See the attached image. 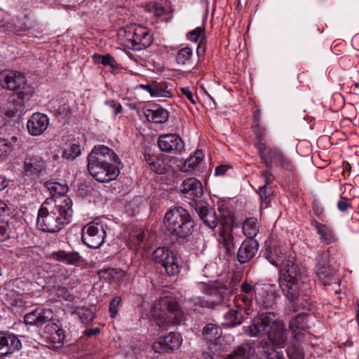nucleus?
Here are the masks:
<instances>
[{"mask_svg": "<svg viewBox=\"0 0 359 359\" xmlns=\"http://www.w3.org/2000/svg\"><path fill=\"white\" fill-rule=\"evenodd\" d=\"M311 224L320 235V238L322 243L325 245H329L334 242V235L332 230L329 226L325 224H320L317 221H313Z\"/></svg>", "mask_w": 359, "mask_h": 359, "instance_id": "obj_27", "label": "nucleus"}, {"mask_svg": "<svg viewBox=\"0 0 359 359\" xmlns=\"http://www.w3.org/2000/svg\"><path fill=\"white\" fill-rule=\"evenodd\" d=\"M49 125L48 117L41 113H34L27 121V127L32 135H39L42 134Z\"/></svg>", "mask_w": 359, "mask_h": 359, "instance_id": "obj_20", "label": "nucleus"}, {"mask_svg": "<svg viewBox=\"0 0 359 359\" xmlns=\"http://www.w3.org/2000/svg\"><path fill=\"white\" fill-rule=\"evenodd\" d=\"M192 55V50L189 47L180 49L176 56V61L178 64L184 65L189 61Z\"/></svg>", "mask_w": 359, "mask_h": 359, "instance_id": "obj_41", "label": "nucleus"}, {"mask_svg": "<svg viewBox=\"0 0 359 359\" xmlns=\"http://www.w3.org/2000/svg\"><path fill=\"white\" fill-rule=\"evenodd\" d=\"M145 88L152 97H170L171 96V93L169 90H168L166 88H164L163 86H147Z\"/></svg>", "mask_w": 359, "mask_h": 359, "instance_id": "obj_36", "label": "nucleus"}, {"mask_svg": "<svg viewBox=\"0 0 359 359\" xmlns=\"http://www.w3.org/2000/svg\"><path fill=\"white\" fill-rule=\"evenodd\" d=\"M46 332L50 336V340L55 344L61 345L64 339L62 330L55 323H50L46 326Z\"/></svg>", "mask_w": 359, "mask_h": 359, "instance_id": "obj_31", "label": "nucleus"}, {"mask_svg": "<svg viewBox=\"0 0 359 359\" xmlns=\"http://www.w3.org/2000/svg\"><path fill=\"white\" fill-rule=\"evenodd\" d=\"M262 176L264 177V184L259 187V194L262 200V208H266L268 206L266 201L272 194V189L270 187V184L272 183L274 177L269 171H262Z\"/></svg>", "mask_w": 359, "mask_h": 359, "instance_id": "obj_24", "label": "nucleus"}, {"mask_svg": "<svg viewBox=\"0 0 359 359\" xmlns=\"http://www.w3.org/2000/svg\"><path fill=\"white\" fill-rule=\"evenodd\" d=\"M107 233L102 224L90 222L82 229L81 240L88 248L97 249L104 243Z\"/></svg>", "mask_w": 359, "mask_h": 359, "instance_id": "obj_11", "label": "nucleus"}, {"mask_svg": "<svg viewBox=\"0 0 359 359\" xmlns=\"http://www.w3.org/2000/svg\"><path fill=\"white\" fill-rule=\"evenodd\" d=\"M36 311L38 318V326H41L47 322L50 321L54 317L53 312L49 309L36 308Z\"/></svg>", "mask_w": 359, "mask_h": 359, "instance_id": "obj_37", "label": "nucleus"}, {"mask_svg": "<svg viewBox=\"0 0 359 359\" xmlns=\"http://www.w3.org/2000/svg\"><path fill=\"white\" fill-rule=\"evenodd\" d=\"M159 149L167 153L180 151L184 148V142L181 137L175 134H165L158 139Z\"/></svg>", "mask_w": 359, "mask_h": 359, "instance_id": "obj_18", "label": "nucleus"}, {"mask_svg": "<svg viewBox=\"0 0 359 359\" xmlns=\"http://www.w3.org/2000/svg\"><path fill=\"white\" fill-rule=\"evenodd\" d=\"M8 346H6V332H0V358H4L6 357V349Z\"/></svg>", "mask_w": 359, "mask_h": 359, "instance_id": "obj_51", "label": "nucleus"}, {"mask_svg": "<svg viewBox=\"0 0 359 359\" xmlns=\"http://www.w3.org/2000/svg\"><path fill=\"white\" fill-rule=\"evenodd\" d=\"M88 161H91L92 168L98 170V163L105 165H118L121 163L116 153L104 145H97L88 154Z\"/></svg>", "mask_w": 359, "mask_h": 359, "instance_id": "obj_12", "label": "nucleus"}, {"mask_svg": "<svg viewBox=\"0 0 359 359\" xmlns=\"http://www.w3.org/2000/svg\"><path fill=\"white\" fill-rule=\"evenodd\" d=\"M150 168L152 171L158 174H163L165 171L163 163L158 158L154 161V164L150 165Z\"/></svg>", "mask_w": 359, "mask_h": 359, "instance_id": "obj_49", "label": "nucleus"}, {"mask_svg": "<svg viewBox=\"0 0 359 359\" xmlns=\"http://www.w3.org/2000/svg\"><path fill=\"white\" fill-rule=\"evenodd\" d=\"M203 159V152L200 150H196L194 154L190 156L184 163L186 170L189 168L192 169L197 165Z\"/></svg>", "mask_w": 359, "mask_h": 359, "instance_id": "obj_40", "label": "nucleus"}, {"mask_svg": "<svg viewBox=\"0 0 359 359\" xmlns=\"http://www.w3.org/2000/svg\"><path fill=\"white\" fill-rule=\"evenodd\" d=\"M144 114L149 121L157 123H163L166 122L169 117V113L163 108L156 107V109H147Z\"/></svg>", "mask_w": 359, "mask_h": 359, "instance_id": "obj_26", "label": "nucleus"}, {"mask_svg": "<svg viewBox=\"0 0 359 359\" xmlns=\"http://www.w3.org/2000/svg\"><path fill=\"white\" fill-rule=\"evenodd\" d=\"M101 64L104 66H110L111 69H116L118 68V64L116 62L115 59L110 55L107 54L104 55V58L102 59Z\"/></svg>", "mask_w": 359, "mask_h": 359, "instance_id": "obj_47", "label": "nucleus"}, {"mask_svg": "<svg viewBox=\"0 0 359 359\" xmlns=\"http://www.w3.org/2000/svg\"><path fill=\"white\" fill-rule=\"evenodd\" d=\"M68 187L65 184L58 183L57 190L56 191L57 196H53L51 198H55L57 196H65L64 194L67 191Z\"/></svg>", "mask_w": 359, "mask_h": 359, "instance_id": "obj_58", "label": "nucleus"}, {"mask_svg": "<svg viewBox=\"0 0 359 359\" xmlns=\"http://www.w3.org/2000/svg\"><path fill=\"white\" fill-rule=\"evenodd\" d=\"M44 185L50 194H53V196H57L56 191L57 190L58 182L48 181L46 182Z\"/></svg>", "mask_w": 359, "mask_h": 359, "instance_id": "obj_55", "label": "nucleus"}, {"mask_svg": "<svg viewBox=\"0 0 359 359\" xmlns=\"http://www.w3.org/2000/svg\"><path fill=\"white\" fill-rule=\"evenodd\" d=\"M78 314L83 323H88L95 318V313L88 309H82L78 311Z\"/></svg>", "mask_w": 359, "mask_h": 359, "instance_id": "obj_43", "label": "nucleus"}, {"mask_svg": "<svg viewBox=\"0 0 359 359\" xmlns=\"http://www.w3.org/2000/svg\"><path fill=\"white\" fill-rule=\"evenodd\" d=\"M126 40L130 43L133 49L140 50L148 48L152 43L150 31L141 25H133L125 31Z\"/></svg>", "mask_w": 359, "mask_h": 359, "instance_id": "obj_9", "label": "nucleus"}, {"mask_svg": "<svg viewBox=\"0 0 359 359\" xmlns=\"http://www.w3.org/2000/svg\"><path fill=\"white\" fill-rule=\"evenodd\" d=\"M316 273L318 278L323 281L324 285H330L332 280L334 277L336 271L334 269L331 267L330 264H317Z\"/></svg>", "mask_w": 359, "mask_h": 359, "instance_id": "obj_32", "label": "nucleus"}, {"mask_svg": "<svg viewBox=\"0 0 359 359\" xmlns=\"http://www.w3.org/2000/svg\"><path fill=\"white\" fill-rule=\"evenodd\" d=\"M182 192L186 197L201 198L203 194V186L198 180L190 177L183 181Z\"/></svg>", "mask_w": 359, "mask_h": 359, "instance_id": "obj_22", "label": "nucleus"}, {"mask_svg": "<svg viewBox=\"0 0 359 359\" xmlns=\"http://www.w3.org/2000/svg\"><path fill=\"white\" fill-rule=\"evenodd\" d=\"M54 255L57 260L67 264L76 265L81 260V256L76 252L59 250L55 252Z\"/></svg>", "mask_w": 359, "mask_h": 359, "instance_id": "obj_33", "label": "nucleus"}, {"mask_svg": "<svg viewBox=\"0 0 359 359\" xmlns=\"http://www.w3.org/2000/svg\"><path fill=\"white\" fill-rule=\"evenodd\" d=\"M152 259L161 264L168 276H176L180 271V259L167 248L156 249L152 254Z\"/></svg>", "mask_w": 359, "mask_h": 359, "instance_id": "obj_10", "label": "nucleus"}, {"mask_svg": "<svg viewBox=\"0 0 359 359\" xmlns=\"http://www.w3.org/2000/svg\"><path fill=\"white\" fill-rule=\"evenodd\" d=\"M15 141V137H13L11 140L0 138V158H4L11 152Z\"/></svg>", "mask_w": 359, "mask_h": 359, "instance_id": "obj_38", "label": "nucleus"}, {"mask_svg": "<svg viewBox=\"0 0 359 359\" xmlns=\"http://www.w3.org/2000/svg\"><path fill=\"white\" fill-rule=\"evenodd\" d=\"M136 240H137V243L138 244H140L142 241H143V239H144V234L143 232H139L136 236Z\"/></svg>", "mask_w": 359, "mask_h": 359, "instance_id": "obj_63", "label": "nucleus"}, {"mask_svg": "<svg viewBox=\"0 0 359 359\" xmlns=\"http://www.w3.org/2000/svg\"><path fill=\"white\" fill-rule=\"evenodd\" d=\"M72 201L67 196L47 198L41 205L36 226L43 231L55 233L72 222Z\"/></svg>", "mask_w": 359, "mask_h": 359, "instance_id": "obj_3", "label": "nucleus"}, {"mask_svg": "<svg viewBox=\"0 0 359 359\" xmlns=\"http://www.w3.org/2000/svg\"><path fill=\"white\" fill-rule=\"evenodd\" d=\"M37 316L36 311L34 309V311L27 313L24 317L25 323L27 325H36L38 326L37 321Z\"/></svg>", "mask_w": 359, "mask_h": 359, "instance_id": "obj_46", "label": "nucleus"}, {"mask_svg": "<svg viewBox=\"0 0 359 359\" xmlns=\"http://www.w3.org/2000/svg\"><path fill=\"white\" fill-rule=\"evenodd\" d=\"M350 207L351 204L345 198H342V200L338 201L337 203V208L341 211H346Z\"/></svg>", "mask_w": 359, "mask_h": 359, "instance_id": "obj_57", "label": "nucleus"}, {"mask_svg": "<svg viewBox=\"0 0 359 359\" xmlns=\"http://www.w3.org/2000/svg\"><path fill=\"white\" fill-rule=\"evenodd\" d=\"M121 302L119 297H114L110 302L109 311L111 318H114L117 313L118 306Z\"/></svg>", "mask_w": 359, "mask_h": 359, "instance_id": "obj_48", "label": "nucleus"}, {"mask_svg": "<svg viewBox=\"0 0 359 359\" xmlns=\"http://www.w3.org/2000/svg\"><path fill=\"white\" fill-rule=\"evenodd\" d=\"M8 185V182L5 177L0 175V191L6 188Z\"/></svg>", "mask_w": 359, "mask_h": 359, "instance_id": "obj_62", "label": "nucleus"}, {"mask_svg": "<svg viewBox=\"0 0 359 359\" xmlns=\"http://www.w3.org/2000/svg\"><path fill=\"white\" fill-rule=\"evenodd\" d=\"M252 347L250 344L243 343L226 355L225 359H248L252 354Z\"/></svg>", "mask_w": 359, "mask_h": 359, "instance_id": "obj_29", "label": "nucleus"}, {"mask_svg": "<svg viewBox=\"0 0 359 359\" xmlns=\"http://www.w3.org/2000/svg\"><path fill=\"white\" fill-rule=\"evenodd\" d=\"M151 315L160 329L165 330L170 325L180 324L184 314L173 298L163 297L151 309Z\"/></svg>", "mask_w": 359, "mask_h": 359, "instance_id": "obj_6", "label": "nucleus"}, {"mask_svg": "<svg viewBox=\"0 0 359 359\" xmlns=\"http://www.w3.org/2000/svg\"><path fill=\"white\" fill-rule=\"evenodd\" d=\"M100 332V329L98 327L93 329H87L84 331V334L88 337H92L96 336Z\"/></svg>", "mask_w": 359, "mask_h": 359, "instance_id": "obj_60", "label": "nucleus"}, {"mask_svg": "<svg viewBox=\"0 0 359 359\" xmlns=\"http://www.w3.org/2000/svg\"><path fill=\"white\" fill-rule=\"evenodd\" d=\"M4 28V32L11 33L12 32L19 34L21 32H25L31 28V26L27 25L23 20L19 18H14L12 22H6L5 23L0 21V28Z\"/></svg>", "mask_w": 359, "mask_h": 359, "instance_id": "obj_28", "label": "nucleus"}, {"mask_svg": "<svg viewBox=\"0 0 359 359\" xmlns=\"http://www.w3.org/2000/svg\"><path fill=\"white\" fill-rule=\"evenodd\" d=\"M256 303L260 309H271L275 304V295L272 292L265 291L256 297Z\"/></svg>", "mask_w": 359, "mask_h": 359, "instance_id": "obj_35", "label": "nucleus"}, {"mask_svg": "<svg viewBox=\"0 0 359 359\" xmlns=\"http://www.w3.org/2000/svg\"><path fill=\"white\" fill-rule=\"evenodd\" d=\"M264 257L273 265L281 269L279 285L285 297L298 306L300 297V284L302 283V271L299 266L286 257V248L271 241L265 243Z\"/></svg>", "mask_w": 359, "mask_h": 359, "instance_id": "obj_1", "label": "nucleus"}, {"mask_svg": "<svg viewBox=\"0 0 359 359\" xmlns=\"http://www.w3.org/2000/svg\"><path fill=\"white\" fill-rule=\"evenodd\" d=\"M81 154L80 146L73 144L67 147L62 152V156L68 160L73 161Z\"/></svg>", "mask_w": 359, "mask_h": 359, "instance_id": "obj_39", "label": "nucleus"}, {"mask_svg": "<svg viewBox=\"0 0 359 359\" xmlns=\"http://www.w3.org/2000/svg\"><path fill=\"white\" fill-rule=\"evenodd\" d=\"M287 355L290 359H304L302 349L297 346L288 348Z\"/></svg>", "mask_w": 359, "mask_h": 359, "instance_id": "obj_44", "label": "nucleus"}, {"mask_svg": "<svg viewBox=\"0 0 359 359\" xmlns=\"http://www.w3.org/2000/svg\"><path fill=\"white\" fill-rule=\"evenodd\" d=\"M91 161H88V170L90 175L100 182H109L116 179L119 174L117 165L98 163L97 168H92Z\"/></svg>", "mask_w": 359, "mask_h": 359, "instance_id": "obj_14", "label": "nucleus"}, {"mask_svg": "<svg viewBox=\"0 0 359 359\" xmlns=\"http://www.w3.org/2000/svg\"><path fill=\"white\" fill-rule=\"evenodd\" d=\"M260 223L257 218L250 217L245 220L243 224V232L249 239H254L259 231Z\"/></svg>", "mask_w": 359, "mask_h": 359, "instance_id": "obj_30", "label": "nucleus"}, {"mask_svg": "<svg viewBox=\"0 0 359 359\" xmlns=\"http://www.w3.org/2000/svg\"><path fill=\"white\" fill-rule=\"evenodd\" d=\"M219 232V243L222 247L226 255H230L234 250L233 237L232 235V227L227 224H224L220 221Z\"/></svg>", "mask_w": 359, "mask_h": 359, "instance_id": "obj_21", "label": "nucleus"}, {"mask_svg": "<svg viewBox=\"0 0 359 359\" xmlns=\"http://www.w3.org/2000/svg\"><path fill=\"white\" fill-rule=\"evenodd\" d=\"M12 291H10V294H6L8 297V303L11 306L22 309L26 306V302L20 297L19 294H12Z\"/></svg>", "mask_w": 359, "mask_h": 359, "instance_id": "obj_42", "label": "nucleus"}, {"mask_svg": "<svg viewBox=\"0 0 359 359\" xmlns=\"http://www.w3.org/2000/svg\"><path fill=\"white\" fill-rule=\"evenodd\" d=\"M259 243L256 239H245L237 252V259L240 264L248 263L256 255Z\"/></svg>", "mask_w": 359, "mask_h": 359, "instance_id": "obj_19", "label": "nucleus"}, {"mask_svg": "<svg viewBox=\"0 0 359 359\" xmlns=\"http://www.w3.org/2000/svg\"><path fill=\"white\" fill-rule=\"evenodd\" d=\"M256 292L253 287L243 283L241 286V293L233 299L234 305L237 309H229L224 315V321L222 325L226 327H233L241 325L253 311V299Z\"/></svg>", "mask_w": 359, "mask_h": 359, "instance_id": "obj_4", "label": "nucleus"}, {"mask_svg": "<svg viewBox=\"0 0 359 359\" xmlns=\"http://www.w3.org/2000/svg\"><path fill=\"white\" fill-rule=\"evenodd\" d=\"M11 229L9 226L6 222L0 224V239L4 240L10 237Z\"/></svg>", "mask_w": 359, "mask_h": 359, "instance_id": "obj_50", "label": "nucleus"}, {"mask_svg": "<svg viewBox=\"0 0 359 359\" xmlns=\"http://www.w3.org/2000/svg\"><path fill=\"white\" fill-rule=\"evenodd\" d=\"M194 209L204 224L211 229H214L218 224L219 220L215 210L210 207L207 203L193 199Z\"/></svg>", "mask_w": 359, "mask_h": 359, "instance_id": "obj_15", "label": "nucleus"}, {"mask_svg": "<svg viewBox=\"0 0 359 359\" xmlns=\"http://www.w3.org/2000/svg\"><path fill=\"white\" fill-rule=\"evenodd\" d=\"M264 353L267 355L268 359H283L279 353L276 351L273 348L269 350H264Z\"/></svg>", "mask_w": 359, "mask_h": 359, "instance_id": "obj_56", "label": "nucleus"}, {"mask_svg": "<svg viewBox=\"0 0 359 359\" xmlns=\"http://www.w3.org/2000/svg\"><path fill=\"white\" fill-rule=\"evenodd\" d=\"M163 224L167 232L177 241L187 238L194 230V222L189 212L182 207L168 211L164 216Z\"/></svg>", "mask_w": 359, "mask_h": 359, "instance_id": "obj_5", "label": "nucleus"}, {"mask_svg": "<svg viewBox=\"0 0 359 359\" xmlns=\"http://www.w3.org/2000/svg\"><path fill=\"white\" fill-rule=\"evenodd\" d=\"M306 317V314L299 313L297 315L296 317L294 318L290 323V330L293 333L294 337L297 341L301 340L304 335L302 331H304L308 327Z\"/></svg>", "mask_w": 359, "mask_h": 359, "instance_id": "obj_23", "label": "nucleus"}, {"mask_svg": "<svg viewBox=\"0 0 359 359\" xmlns=\"http://www.w3.org/2000/svg\"><path fill=\"white\" fill-rule=\"evenodd\" d=\"M182 341L179 333L170 332L167 336L160 337L153 344V349L155 352L163 353L169 351L177 349Z\"/></svg>", "mask_w": 359, "mask_h": 359, "instance_id": "obj_16", "label": "nucleus"}, {"mask_svg": "<svg viewBox=\"0 0 359 359\" xmlns=\"http://www.w3.org/2000/svg\"><path fill=\"white\" fill-rule=\"evenodd\" d=\"M104 58V55H100L98 54H95L93 55V60L97 64H101L102 59Z\"/></svg>", "mask_w": 359, "mask_h": 359, "instance_id": "obj_64", "label": "nucleus"}, {"mask_svg": "<svg viewBox=\"0 0 359 359\" xmlns=\"http://www.w3.org/2000/svg\"><path fill=\"white\" fill-rule=\"evenodd\" d=\"M6 346H8V348L5 351L6 357L20 350L22 343L16 335L6 333Z\"/></svg>", "mask_w": 359, "mask_h": 359, "instance_id": "obj_34", "label": "nucleus"}, {"mask_svg": "<svg viewBox=\"0 0 359 359\" xmlns=\"http://www.w3.org/2000/svg\"><path fill=\"white\" fill-rule=\"evenodd\" d=\"M229 168H230V167L226 165H222L217 166L215 168V175L222 176L226 173L227 170Z\"/></svg>", "mask_w": 359, "mask_h": 359, "instance_id": "obj_59", "label": "nucleus"}, {"mask_svg": "<svg viewBox=\"0 0 359 359\" xmlns=\"http://www.w3.org/2000/svg\"><path fill=\"white\" fill-rule=\"evenodd\" d=\"M255 145L260 154L262 162L268 168L272 167L273 162L280 163L283 168L287 170L292 168L290 161L280 149L266 147V140L260 132L257 133Z\"/></svg>", "mask_w": 359, "mask_h": 359, "instance_id": "obj_8", "label": "nucleus"}, {"mask_svg": "<svg viewBox=\"0 0 359 359\" xmlns=\"http://www.w3.org/2000/svg\"><path fill=\"white\" fill-rule=\"evenodd\" d=\"M0 85L6 89L16 93L22 101L28 100L34 93V89L27 83L23 73L14 70L0 72Z\"/></svg>", "mask_w": 359, "mask_h": 359, "instance_id": "obj_7", "label": "nucleus"}, {"mask_svg": "<svg viewBox=\"0 0 359 359\" xmlns=\"http://www.w3.org/2000/svg\"><path fill=\"white\" fill-rule=\"evenodd\" d=\"M106 104L114 111V115H116L121 111V105L119 102L115 100H109L106 102Z\"/></svg>", "mask_w": 359, "mask_h": 359, "instance_id": "obj_53", "label": "nucleus"}, {"mask_svg": "<svg viewBox=\"0 0 359 359\" xmlns=\"http://www.w3.org/2000/svg\"><path fill=\"white\" fill-rule=\"evenodd\" d=\"M233 287L229 284L221 285L217 284L207 288L206 293L210 297V299L204 302V305L208 308L214 309L217 305L227 299V298L233 293Z\"/></svg>", "mask_w": 359, "mask_h": 359, "instance_id": "obj_13", "label": "nucleus"}, {"mask_svg": "<svg viewBox=\"0 0 359 359\" xmlns=\"http://www.w3.org/2000/svg\"><path fill=\"white\" fill-rule=\"evenodd\" d=\"M180 90L182 95H184L193 104H196L197 98H194L193 93L190 90L189 88H181Z\"/></svg>", "mask_w": 359, "mask_h": 359, "instance_id": "obj_52", "label": "nucleus"}, {"mask_svg": "<svg viewBox=\"0 0 359 359\" xmlns=\"http://www.w3.org/2000/svg\"><path fill=\"white\" fill-rule=\"evenodd\" d=\"M204 28L198 27L188 32L187 37L189 40L196 42L198 38L204 34Z\"/></svg>", "mask_w": 359, "mask_h": 359, "instance_id": "obj_45", "label": "nucleus"}, {"mask_svg": "<svg viewBox=\"0 0 359 359\" xmlns=\"http://www.w3.org/2000/svg\"><path fill=\"white\" fill-rule=\"evenodd\" d=\"M144 159L147 163L150 166L154 164V161L157 159L156 157L149 154H144Z\"/></svg>", "mask_w": 359, "mask_h": 359, "instance_id": "obj_61", "label": "nucleus"}, {"mask_svg": "<svg viewBox=\"0 0 359 359\" xmlns=\"http://www.w3.org/2000/svg\"><path fill=\"white\" fill-rule=\"evenodd\" d=\"M203 335L206 340L217 346L220 342L222 330L215 324L209 323L203 329Z\"/></svg>", "mask_w": 359, "mask_h": 359, "instance_id": "obj_25", "label": "nucleus"}, {"mask_svg": "<svg viewBox=\"0 0 359 359\" xmlns=\"http://www.w3.org/2000/svg\"><path fill=\"white\" fill-rule=\"evenodd\" d=\"M330 252L328 250H324L320 255L317 258L318 264H329Z\"/></svg>", "mask_w": 359, "mask_h": 359, "instance_id": "obj_54", "label": "nucleus"}, {"mask_svg": "<svg viewBox=\"0 0 359 359\" xmlns=\"http://www.w3.org/2000/svg\"><path fill=\"white\" fill-rule=\"evenodd\" d=\"M245 333L251 337L267 336L259 342V346L271 351L273 346L282 348L286 343L287 329L283 322L276 318L273 312L259 314L250 322V325L243 327Z\"/></svg>", "mask_w": 359, "mask_h": 359, "instance_id": "obj_2", "label": "nucleus"}, {"mask_svg": "<svg viewBox=\"0 0 359 359\" xmlns=\"http://www.w3.org/2000/svg\"><path fill=\"white\" fill-rule=\"evenodd\" d=\"M46 163L39 155H27L24 160V172L28 176H39L46 170Z\"/></svg>", "mask_w": 359, "mask_h": 359, "instance_id": "obj_17", "label": "nucleus"}]
</instances>
